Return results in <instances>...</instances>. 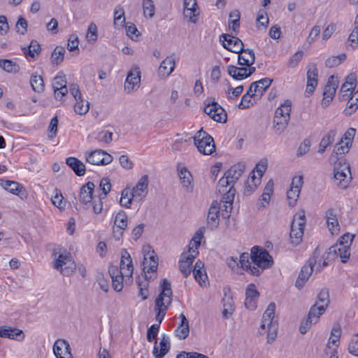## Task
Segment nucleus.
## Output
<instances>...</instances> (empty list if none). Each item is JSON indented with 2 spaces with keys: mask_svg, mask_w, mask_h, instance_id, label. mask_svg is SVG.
Returning a JSON list of instances; mask_svg holds the SVG:
<instances>
[{
  "mask_svg": "<svg viewBox=\"0 0 358 358\" xmlns=\"http://www.w3.org/2000/svg\"><path fill=\"white\" fill-rule=\"evenodd\" d=\"M170 348L171 342L169 336L163 334L159 343L155 341L152 355L155 358H162L169 352Z\"/></svg>",
  "mask_w": 358,
  "mask_h": 358,
  "instance_id": "dca6fc26",
  "label": "nucleus"
},
{
  "mask_svg": "<svg viewBox=\"0 0 358 358\" xmlns=\"http://www.w3.org/2000/svg\"><path fill=\"white\" fill-rule=\"evenodd\" d=\"M159 330V324H152L148 329L146 338L150 343L152 342L157 336Z\"/></svg>",
  "mask_w": 358,
  "mask_h": 358,
  "instance_id": "e2e57ef3",
  "label": "nucleus"
},
{
  "mask_svg": "<svg viewBox=\"0 0 358 358\" xmlns=\"http://www.w3.org/2000/svg\"><path fill=\"white\" fill-rule=\"evenodd\" d=\"M106 154V152L102 150H96L90 152L86 156V160L90 164L93 165H101V156Z\"/></svg>",
  "mask_w": 358,
  "mask_h": 358,
  "instance_id": "c03bdc74",
  "label": "nucleus"
},
{
  "mask_svg": "<svg viewBox=\"0 0 358 358\" xmlns=\"http://www.w3.org/2000/svg\"><path fill=\"white\" fill-rule=\"evenodd\" d=\"M161 292L155 300V310L156 312L155 319L161 324L163 321L169 306L172 302L173 292L170 282L164 279L161 284Z\"/></svg>",
  "mask_w": 358,
  "mask_h": 358,
  "instance_id": "f257e3e1",
  "label": "nucleus"
},
{
  "mask_svg": "<svg viewBox=\"0 0 358 358\" xmlns=\"http://www.w3.org/2000/svg\"><path fill=\"white\" fill-rule=\"evenodd\" d=\"M348 352L356 357H358V334L355 335L348 345Z\"/></svg>",
  "mask_w": 358,
  "mask_h": 358,
  "instance_id": "774afa93",
  "label": "nucleus"
},
{
  "mask_svg": "<svg viewBox=\"0 0 358 358\" xmlns=\"http://www.w3.org/2000/svg\"><path fill=\"white\" fill-rule=\"evenodd\" d=\"M260 182V178L256 177L255 172L252 171L250 175L249 179L245 182L244 194L245 195L251 194L257 188Z\"/></svg>",
  "mask_w": 358,
  "mask_h": 358,
  "instance_id": "58836bf2",
  "label": "nucleus"
},
{
  "mask_svg": "<svg viewBox=\"0 0 358 358\" xmlns=\"http://www.w3.org/2000/svg\"><path fill=\"white\" fill-rule=\"evenodd\" d=\"M250 258L254 264L263 268H269L273 263V258L268 252L258 246L252 248Z\"/></svg>",
  "mask_w": 358,
  "mask_h": 358,
  "instance_id": "39448f33",
  "label": "nucleus"
},
{
  "mask_svg": "<svg viewBox=\"0 0 358 358\" xmlns=\"http://www.w3.org/2000/svg\"><path fill=\"white\" fill-rule=\"evenodd\" d=\"M30 85L35 92L41 93L45 90L43 79L41 76L36 73H34L31 75Z\"/></svg>",
  "mask_w": 358,
  "mask_h": 358,
  "instance_id": "a19ab883",
  "label": "nucleus"
},
{
  "mask_svg": "<svg viewBox=\"0 0 358 358\" xmlns=\"http://www.w3.org/2000/svg\"><path fill=\"white\" fill-rule=\"evenodd\" d=\"M317 256L316 252H314L313 256L308 260L307 264H305L301 269L298 278L296 280L295 285L299 289L303 287L306 282L309 278L310 275L313 271V267L317 263Z\"/></svg>",
  "mask_w": 358,
  "mask_h": 358,
  "instance_id": "9d476101",
  "label": "nucleus"
},
{
  "mask_svg": "<svg viewBox=\"0 0 358 358\" xmlns=\"http://www.w3.org/2000/svg\"><path fill=\"white\" fill-rule=\"evenodd\" d=\"M336 134V129H331L322 137L319 144V153L324 152L327 147L334 143Z\"/></svg>",
  "mask_w": 358,
  "mask_h": 358,
  "instance_id": "e433bc0d",
  "label": "nucleus"
},
{
  "mask_svg": "<svg viewBox=\"0 0 358 358\" xmlns=\"http://www.w3.org/2000/svg\"><path fill=\"white\" fill-rule=\"evenodd\" d=\"M125 22L124 13L122 8H118L114 12V24L123 26Z\"/></svg>",
  "mask_w": 358,
  "mask_h": 358,
  "instance_id": "0e129e2a",
  "label": "nucleus"
},
{
  "mask_svg": "<svg viewBox=\"0 0 358 358\" xmlns=\"http://www.w3.org/2000/svg\"><path fill=\"white\" fill-rule=\"evenodd\" d=\"M133 199H135V198H132V195L131 194L130 190L124 189L122 192V195L120 201L121 206L127 208H130Z\"/></svg>",
  "mask_w": 358,
  "mask_h": 358,
  "instance_id": "13d9d810",
  "label": "nucleus"
},
{
  "mask_svg": "<svg viewBox=\"0 0 358 358\" xmlns=\"http://www.w3.org/2000/svg\"><path fill=\"white\" fill-rule=\"evenodd\" d=\"M347 173H350V165L346 162H339L334 166V180L336 185L341 189L348 187L349 181L347 179Z\"/></svg>",
  "mask_w": 358,
  "mask_h": 358,
  "instance_id": "1a4fd4ad",
  "label": "nucleus"
},
{
  "mask_svg": "<svg viewBox=\"0 0 358 358\" xmlns=\"http://www.w3.org/2000/svg\"><path fill=\"white\" fill-rule=\"evenodd\" d=\"M259 292L252 283L248 285L245 291V307L249 310H255L257 307V301L259 297Z\"/></svg>",
  "mask_w": 358,
  "mask_h": 358,
  "instance_id": "bb28decb",
  "label": "nucleus"
},
{
  "mask_svg": "<svg viewBox=\"0 0 358 358\" xmlns=\"http://www.w3.org/2000/svg\"><path fill=\"white\" fill-rule=\"evenodd\" d=\"M54 268L59 270L63 275L69 276L71 275L76 269V264L72 261L69 254H59L55 258Z\"/></svg>",
  "mask_w": 358,
  "mask_h": 358,
  "instance_id": "6e6552de",
  "label": "nucleus"
},
{
  "mask_svg": "<svg viewBox=\"0 0 358 358\" xmlns=\"http://www.w3.org/2000/svg\"><path fill=\"white\" fill-rule=\"evenodd\" d=\"M227 72L230 76L236 80H242L247 78V70L244 66L238 67L234 65H229L227 67Z\"/></svg>",
  "mask_w": 358,
  "mask_h": 358,
  "instance_id": "4c0bfd02",
  "label": "nucleus"
},
{
  "mask_svg": "<svg viewBox=\"0 0 358 358\" xmlns=\"http://www.w3.org/2000/svg\"><path fill=\"white\" fill-rule=\"evenodd\" d=\"M183 15L185 17L189 18V21L196 23L199 15V8L196 0H184Z\"/></svg>",
  "mask_w": 358,
  "mask_h": 358,
  "instance_id": "412c9836",
  "label": "nucleus"
},
{
  "mask_svg": "<svg viewBox=\"0 0 358 358\" xmlns=\"http://www.w3.org/2000/svg\"><path fill=\"white\" fill-rule=\"evenodd\" d=\"M108 273L112 280V286L117 292L122 291L123 288L124 278H127L117 266L111 265L108 267Z\"/></svg>",
  "mask_w": 358,
  "mask_h": 358,
  "instance_id": "b1692460",
  "label": "nucleus"
},
{
  "mask_svg": "<svg viewBox=\"0 0 358 358\" xmlns=\"http://www.w3.org/2000/svg\"><path fill=\"white\" fill-rule=\"evenodd\" d=\"M338 81L334 76L332 75L329 77L323 92L322 107H327L333 100L338 87Z\"/></svg>",
  "mask_w": 358,
  "mask_h": 358,
  "instance_id": "f8f14e48",
  "label": "nucleus"
},
{
  "mask_svg": "<svg viewBox=\"0 0 358 358\" xmlns=\"http://www.w3.org/2000/svg\"><path fill=\"white\" fill-rule=\"evenodd\" d=\"M329 291L327 289H322L317 295V300L315 304L319 306H323L324 309H327L329 303Z\"/></svg>",
  "mask_w": 358,
  "mask_h": 358,
  "instance_id": "3c124183",
  "label": "nucleus"
},
{
  "mask_svg": "<svg viewBox=\"0 0 358 358\" xmlns=\"http://www.w3.org/2000/svg\"><path fill=\"white\" fill-rule=\"evenodd\" d=\"M350 148V145H348L345 143L343 140H341L339 143L336 144L334 146L333 154L336 156L345 155V153L348 152Z\"/></svg>",
  "mask_w": 358,
  "mask_h": 358,
  "instance_id": "4d7b16f0",
  "label": "nucleus"
},
{
  "mask_svg": "<svg viewBox=\"0 0 358 358\" xmlns=\"http://www.w3.org/2000/svg\"><path fill=\"white\" fill-rule=\"evenodd\" d=\"M99 188L102 192V194L99 195L100 199H104L111 189L110 180L107 178H102L100 181Z\"/></svg>",
  "mask_w": 358,
  "mask_h": 358,
  "instance_id": "bf43d9fd",
  "label": "nucleus"
},
{
  "mask_svg": "<svg viewBox=\"0 0 358 358\" xmlns=\"http://www.w3.org/2000/svg\"><path fill=\"white\" fill-rule=\"evenodd\" d=\"M0 185L3 189L13 194L18 196L22 199L27 198L26 189L17 182L1 179L0 180Z\"/></svg>",
  "mask_w": 358,
  "mask_h": 358,
  "instance_id": "2eb2a0df",
  "label": "nucleus"
},
{
  "mask_svg": "<svg viewBox=\"0 0 358 358\" xmlns=\"http://www.w3.org/2000/svg\"><path fill=\"white\" fill-rule=\"evenodd\" d=\"M143 8L145 15L152 17L155 14V5L152 0H143Z\"/></svg>",
  "mask_w": 358,
  "mask_h": 358,
  "instance_id": "69168bd1",
  "label": "nucleus"
},
{
  "mask_svg": "<svg viewBox=\"0 0 358 358\" xmlns=\"http://www.w3.org/2000/svg\"><path fill=\"white\" fill-rule=\"evenodd\" d=\"M220 203L214 201L211 203L207 215V224L210 229H214L217 227L220 223Z\"/></svg>",
  "mask_w": 358,
  "mask_h": 358,
  "instance_id": "4be33fe9",
  "label": "nucleus"
},
{
  "mask_svg": "<svg viewBox=\"0 0 358 358\" xmlns=\"http://www.w3.org/2000/svg\"><path fill=\"white\" fill-rule=\"evenodd\" d=\"M119 271L125 274L129 280L133 275L134 266L132 264L131 257L126 249H122L121 251V260L120 263Z\"/></svg>",
  "mask_w": 358,
  "mask_h": 358,
  "instance_id": "aec40b11",
  "label": "nucleus"
},
{
  "mask_svg": "<svg viewBox=\"0 0 358 358\" xmlns=\"http://www.w3.org/2000/svg\"><path fill=\"white\" fill-rule=\"evenodd\" d=\"M204 113L209 115L214 121L226 122L227 115L224 108L215 101L205 102Z\"/></svg>",
  "mask_w": 358,
  "mask_h": 358,
  "instance_id": "423d86ee",
  "label": "nucleus"
},
{
  "mask_svg": "<svg viewBox=\"0 0 358 358\" xmlns=\"http://www.w3.org/2000/svg\"><path fill=\"white\" fill-rule=\"evenodd\" d=\"M0 67L8 73H17L20 66L16 62L10 59H0Z\"/></svg>",
  "mask_w": 358,
  "mask_h": 358,
  "instance_id": "de8ad7c7",
  "label": "nucleus"
},
{
  "mask_svg": "<svg viewBox=\"0 0 358 358\" xmlns=\"http://www.w3.org/2000/svg\"><path fill=\"white\" fill-rule=\"evenodd\" d=\"M329 253H334L341 258L343 263H346L350 257V251L342 244L336 243L329 248Z\"/></svg>",
  "mask_w": 358,
  "mask_h": 358,
  "instance_id": "72a5a7b5",
  "label": "nucleus"
},
{
  "mask_svg": "<svg viewBox=\"0 0 358 358\" xmlns=\"http://www.w3.org/2000/svg\"><path fill=\"white\" fill-rule=\"evenodd\" d=\"M194 262L193 255H187V253H182L179 260V269L182 275L187 278L192 272L191 266Z\"/></svg>",
  "mask_w": 358,
  "mask_h": 358,
  "instance_id": "c85d7f7f",
  "label": "nucleus"
},
{
  "mask_svg": "<svg viewBox=\"0 0 358 358\" xmlns=\"http://www.w3.org/2000/svg\"><path fill=\"white\" fill-rule=\"evenodd\" d=\"M327 223L330 231H334V228L338 226V222L334 210L329 209L326 213Z\"/></svg>",
  "mask_w": 358,
  "mask_h": 358,
  "instance_id": "864d4df0",
  "label": "nucleus"
},
{
  "mask_svg": "<svg viewBox=\"0 0 358 358\" xmlns=\"http://www.w3.org/2000/svg\"><path fill=\"white\" fill-rule=\"evenodd\" d=\"M66 76L62 72H59L55 77L52 85L53 89H58L66 87Z\"/></svg>",
  "mask_w": 358,
  "mask_h": 358,
  "instance_id": "052dcab7",
  "label": "nucleus"
},
{
  "mask_svg": "<svg viewBox=\"0 0 358 358\" xmlns=\"http://www.w3.org/2000/svg\"><path fill=\"white\" fill-rule=\"evenodd\" d=\"M178 176L183 187L185 188L187 192H192L193 191L192 176L187 169L182 168L178 173Z\"/></svg>",
  "mask_w": 358,
  "mask_h": 358,
  "instance_id": "f704fd0d",
  "label": "nucleus"
},
{
  "mask_svg": "<svg viewBox=\"0 0 358 358\" xmlns=\"http://www.w3.org/2000/svg\"><path fill=\"white\" fill-rule=\"evenodd\" d=\"M192 272L196 281H197L201 286L205 285L206 279H207L208 277L203 269V264L201 261L196 262Z\"/></svg>",
  "mask_w": 358,
  "mask_h": 358,
  "instance_id": "c9c22d12",
  "label": "nucleus"
},
{
  "mask_svg": "<svg viewBox=\"0 0 358 358\" xmlns=\"http://www.w3.org/2000/svg\"><path fill=\"white\" fill-rule=\"evenodd\" d=\"M148 251L144 249V259L143 262V271L148 272H155L158 267V258L155 255L154 250H150V248L148 247Z\"/></svg>",
  "mask_w": 358,
  "mask_h": 358,
  "instance_id": "a211bd4d",
  "label": "nucleus"
},
{
  "mask_svg": "<svg viewBox=\"0 0 358 358\" xmlns=\"http://www.w3.org/2000/svg\"><path fill=\"white\" fill-rule=\"evenodd\" d=\"M65 52L64 47L57 46L52 53L51 62L56 65L61 64L64 60Z\"/></svg>",
  "mask_w": 358,
  "mask_h": 358,
  "instance_id": "09e8293b",
  "label": "nucleus"
},
{
  "mask_svg": "<svg viewBox=\"0 0 358 358\" xmlns=\"http://www.w3.org/2000/svg\"><path fill=\"white\" fill-rule=\"evenodd\" d=\"M148 176H143L138 181L136 185L131 191L132 198L141 201L146 196L148 192Z\"/></svg>",
  "mask_w": 358,
  "mask_h": 358,
  "instance_id": "5701e85b",
  "label": "nucleus"
},
{
  "mask_svg": "<svg viewBox=\"0 0 358 358\" xmlns=\"http://www.w3.org/2000/svg\"><path fill=\"white\" fill-rule=\"evenodd\" d=\"M237 54H238V64L239 66H250V64H253L255 62V55L252 50L244 49L243 47V50Z\"/></svg>",
  "mask_w": 358,
  "mask_h": 358,
  "instance_id": "c756f323",
  "label": "nucleus"
},
{
  "mask_svg": "<svg viewBox=\"0 0 358 358\" xmlns=\"http://www.w3.org/2000/svg\"><path fill=\"white\" fill-rule=\"evenodd\" d=\"M52 204L59 209H64L66 202L64 201V197L60 192L56 189L55 195L52 198Z\"/></svg>",
  "mask_w": 358,
  "mask_h": 358,
  "instance_id": "338daca9",
  "label": "nucleus"
},
{
  "mask_svg": "<svg viewBox=\"0 0 358 358\" xmlns=\"http://www.w3.org/2000/svg\"><path fill=\"white\" fill-rule=\"evenodd\" d=\"M66 164L78 176H83L85 173V166L78 159L69 157L66 159Z\"/></svg>",
  "mask_w": 358,
  "mask_h": 358,
  "instance_id": "2f4dec72",
  "label": "nucleus"
},
{
  "mask_svg": "<svg viewBox=\"0 0 358 358\" xmlns=\"http://www.w3.org/2000/svg\"><path fill=\"white\" fill-rule=\"evenodd\" d=\"M289 120V117H287L286 115L284 117H277L274 115L273 125L276 132H278V134L282 133L287 128Z\"/></svg>",
  "mask_w": 358,
  "mask_h": 358,
  "instance_id": "79ce46f5",
  "label": "nucleus"
},
{
  "mask_svg": "<svg viewBox=\"0 0 358 358\" xmlns=\"http://www.w3.org/2000/svg\"><path fill=\"white\" fill-rule=\"evenodd\" d=\"M194 143L199 152L210 155L215 151V145L213 137L201 129L194 136Z\"/></svg>",
  "mask_w": 358,
  "mask_h": 358,
  "instance_id": "7ed1b4c3",
  "label": "nucleus"
},
{
  "mask_svg": "<svg viewBox=\"0 0 358 358\" xmlns=\"http://www.w3.org/2000/svg\"><path fill=\"white\" fill-rule=\"evenodd\" d=\"M244 170V164L238 163L231 166L228 171L225 172L224 176H227L228 178H229V182L234 184L242 176Z\"/></svg>",
  "mask_w": 358,
  "mask_h": 358,
  "instance_id": "473e14b6",
  "label": "nucleus"
},
{
  "mask_svg": "<svg viewBox=\"0 0 358 358\" xmlns=\"http://www.w3.org/2000/svg\"><path fill=\"white\" fill-rule=\"evenodd\" d=\"M220 41L225 49L234 53L241 52L244 47V44L240 38L229 34L220 35Z\"/></svg>",
  "mask_w": 358,
  "mask_h": 358,
  "instance_id": "9b49d317",
  "label": "nucleus"
},
{
  "mask_svg": "<svg viewBox=\"0 0 358 358\" xmlns=\"http://www.w3.org/2000/svg\"><path fill=\"white\" fill-rule=\"evenodd\" d=\"M180 323L175 329L174 334L179 339L182 340L186 338L189 334V322L184 314H180L179 316Z\"/></svg>",
  "mask_w": 358,
  "mask_h": 358,
  "instance_id": "7c9ffc66",
  "label": "nucleus"
},
{
  "mask_svg": "<svg viewBox=\"0 0 358 358\" xmlns=\"http://www.w3.org/2000/svg\"><path fill=\"white\" fill-rule=\"evenodd\" d=\"M176 62L173 55L166 57L160 64L158 74L163 78L168 77L175 69Z\"/></svg>",
  "mask_w": 358,
  "mask_h": 358,
  "instance_id": "cd10ccee",
  "label": "nucleus"
},
{
  "mask_svg": "<svg viewBox=\"0 0 358 358\" xmlns=\"http://www.w3.org/2000/svg\"><path fill=\"white\" fill-rule=\"evenodd\" d=\"M272 82L273 80L268 78H264L257 80V96L259 98H261L262 96V95L265 93L266 90L271 86Z\"/></svg>",
  "mask_w": 358,
  "mask_h": 358,
  "instance_id": "603ef678",
  "label": "nucleus"
},
{
  "mask_svg": "<svg viewBox=\"0 0 358 358\" xmlns=\"http://www.w3.org/2000/svg\"><path fill=\"white\" fill-rule=\"evenodd\" d=\"M303 183L302 176H294L292 179L290 189L287 192V198L289 206H294L299 196L301 188Z\"/></svg>",
  "mask_w": 358,
  "mask_h": 358,
  "instance_id": "ddd939ff",
  "label": "nucleus"
},
{
  "mask_svg": "<svg viewBox=\"0 0 358 358\" xmlns=\"http://www.w3.org/2000/svg\"><path fill=\"white\" fill-rule=\"evenodd\" d=\"M323 306H319L318 304H314L311 306L306 320L303 322L299 327V331L302 334H305L310 328L313 324H316L320 317L325 312Z\"/></svg>",
  "mask_w": 358,
  "mask_h": 358,
  "instance_id": "0eeeda50",
  "label": "nucleus"
},
{
  "mask_svg": "<svg viewBox=\"0 0 358 358\" xmlns=\"http://www.w3.org/2000/svg\"><path fill=\"white\" fill-rule=\"evenodd\" d=\"M223 303V310H222V316L224 318H229L234 311V302L232 297L230 295H228L224 292V296L222 299Z\"/></svg>",
  "mask_w": 358,
  "mask_h": 358,
  "instance_id": "ea45409f",
  "label": "nucleus"
},
{
  "mask_svg": "<svg viewBox=\"0 0 358 358\" xmlns=\"http://www.w3.org/2000/svg\"><path fill=\"white\" fill-rule=\"evenodd\" d=\"M345 59L346 55L345 53L340 54L338 56H334L328 58L325 62V64L329 68H333L341 64V62L345 60Z\"/></svg>",
  "mask_w": 358,
  "mask_h": 358,
  "instance_id": "6e6d98bb",
  "label": "nucleus"
},
{
  "mask_svg": "<svg viewBox=\"0 0 358 358\" xmlns=\"http://www.w3.org/2000/svg\"><path fill=\"white\" fill-rule=\"evenodd\" d=\"M306 77V94H307V96H309L315 91L318 83V70L315 64L308 65Z\"/></svg>",
  "mask_w": 358,
  "mask_h": 358,
  "instance_id": "4468645a",
  "label": "nucleus"
},
{
  "mask_svg": "<svg viewBox=\"0 0 358 358\" xmlns=\"http://www.w3.org/2000/svg\"><path fill=\"white\" fill-rule=\"evenodd\" d=\"M127 221L126 213L120 210L115 217L114 224L119 230L124 231L127 227Z\"/></svg>",
  "mask_w": 358,
  "mask_h": 358,
  "instance_id": "49530a36",
  "label": "nucleus"
},
{
  "mask_svg": "<svg viewBox=\"0 0 358 358\" xmlns=\"http://www.w3.org/2000/svg\"><path fill=\"white\" fill-rule=\"evenodd\" d=\"M305 224V214L303 212L298 213L294 216L289 233L291 243L293 245L296 246L301 242Z\"/></svg>",
  "mask_w": 358,
  "mask_h": 358,
  "instance_id": "20e7f679",
  "label": "nucleus"
},
{
  "mask_svg": "<svg viewBox=\"0 0 358 358\" xmlns=\"http://www.w3.org/2000/svg\"><path fill=\"white\" fill-rule=\"evenodd\" d=\"M53 352L57 358H73L69 342L64 339H57L53 345Z\"/></svg>",
  "mask_w": 358,
  "mask_h": 358,
  "instance_id": "6ab92c4d",
  "label": "nucleus"
},
{
  "mask_svg": "<svg viewBox=\"0 0 358 358\" xmlns=\"http://www.w3.org/2000/svg\"><path fill=\"white\" fill-rule=\"evenodd\" d=\"M113 132L108 130H102L97 133L96 139L101 143L108 144L113 140Z\"/></svg>",
  "mask_w": 358,
  "mask_h": 358,
  "instance_id": "5fc2aeb1",
  "label": "nucleus"
},
{
  "mask_svg": "<svg viewBox=\"0 0 358 358\" xmlns=\"http://www.w3.org/2000/svg\"><path fill=\"white\" fill-rule=\"evenodd\" d=\"M0 337L22 341L24 338V334L20 329L3 325L0 327Z\"/></svg>",
  "mask_w": 358,
  "mask_h": 358,
  "instance_id": "a878e982",
  "label": "nucleus"
},
{
  "mask_svg": "<svg viewBox=\"0 0 358 358\" xmlns=\"http://www.w3.org/2000/svg\"><path fill=\"white\" fill-rule=\"evenodd\" d=\"M292 109V101L289 99L285 100L275 111V116H287L290 118V112Z\"/></svg>",
  "mask_w": 358,
  "mask_h": 358,
  "instance_id": "a18cd8bd",
  "label": "nucleus"
},
{
  "mask_svg": "<svg viewBox=\"0 0 358 358\" xmlns=\"http://www.w3.org/2000/svg\"><path fill=\"white\" fill-rule=\"evenodd\" d=\"M141 82V71L138 67L131 70L124 83V90L129 93L138 88Z\"/></svg>",
  "mask_w": 358,
  "mask_h": 358,
  "instance_id": "f3484780",
  "label": "nucleus"
},
{
  "mask_svg": "<svg viewBox=\"0 0 358 358\" xmlns=\"http://www.w3.org/2000/svg\"><path fill=\"white\" fill-rule=\"evenodd\" d=\"M355 96H351L348 100V107L345 110V113L346 115H351L352 113L355 112L358 108V98Z\"/></svg>",
  "mask_w": 358,
  "mask_h": 358,
  "instance_id": "680f3d73",
  "label": "nucleus"
},
{
  "mask_svg": "<svg viewBox=\"0 0 358 358\" xmlns=\"http://www.w3.org/2000/svg\"><path fill=\"white\" fill-rule=\"evenodd\" d=\"M90 109V103L87 101H85L83 97L76 100L74 104V110L77 114L85 115Z\"/></svg>",
  "mask_w": 358,
  "mask_h": 358,
  "instance_id": "8fccbe9b",
  "label": "nucleus"
},
{
  "mask_svg": "<svg viewBox=\"0 0 358 358\" xmlns=\"http://www.w3.org/2000/svg\"><path fill=\"white\" fill-rule=\"evenodd\" d=\"M95 185L92 182H88L83 185L80 190L79 201L85 206V208H88V204L92 202V195Z\"/></svg>",
  "mask_w": 358,
  "mask_h": 358,
  "instance_id": "393cba45",
  "label": "nucleus"
},
{
  "mask_svg": "<svg viewBox=\"0 0 358 358\" xmlns=\"http://www.w3.org/2000/svg\"><path fill=\"white\" fill-rule=\"evenodd\" d=\"M275 310V303H270L263 314L262 324L259 329V334H263L262 331L264 330L266 327L267 328L268 343H272L275 340L278 334V324L276 320H274Z\"/></svg>",
  "mask_w": 358,
  "mask_h": 358,
  "instance_id": "f03ea898",
  "label": "nucleus"
},
{
  "mask_svg": "<svg viewBox=\"0 0 358 358\" xmlns=\"http://www.w3.org/2000/svg\"><path fill=\"white\" fill-rule=\"evenodd\" d=\"M41 46L36 41H31L30 45L27 48H24L22 49L25 57L28 59L29 57L34 58L35 55H38L41 52Z\"/></svg>",
  "mask_w": 358,
  "mask_h": 358,
  "instance_id": "37998d69",
  "label": "nucleus"
}]
</instances>
